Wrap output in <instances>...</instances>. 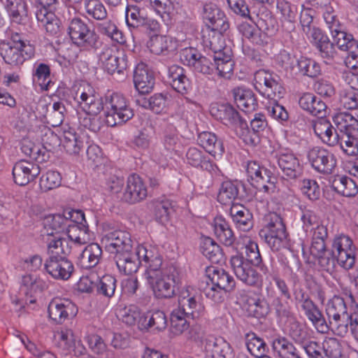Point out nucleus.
I'll use <instances>...</instances> for the list:
<instances>
[{"instance_id":"23","label":"nucleus","mask_w":358,"mask_h":358,"mask_svg":"<svg viewBox=\"0 0 358 358\" xmlns=\"http://www.w3.org/2000/svg\"><path fill=\"white\" fill-rule=\"evenodd\" d=\"M77 313L76 306L68 299H54L48 306L50 317L58 323H62L66 319L75 317Z\"/></svg>"},{"instance_id":"15","label":"nucleus","mask_w":358,"mask_h":358,"mask_svg":"<svg viewBox=\"0 0 358 358\" xmlns=\"http://www.w3.org/2000/svg\"><path fill=\"white\" fill-rule=\"evenodd\" d=\"M68 34L72 42L81 48L93 47L97 41V35L81 19L73 18L68 27Z\"/></svg>"},{"instance_id":"4","label":"nucleus","mask_w":358,"mask_h":358,"mask_svg":"<svg viewBox=\"0 0 358 358\" xmlns=\"http://www.w3.org/2000/svg\"><path fill=\"white\" fill-rule=\"evenodd\" d=\"M74 100L78 108L84 113L78 117L80 125L93 131H98L101 122L97 115L103 110V103L94 89L89 85L80 87Z\"/></svg>"},{"instance_id":"5","label":"nucleus","mask_w":358,"mask_h":358,"mask_svg":"<svg viewBox=\"0 0 358 358\" xmlns=\"http://www.w3.org/2000/svg\"><path fill=\"white\" fill-rule=\"evenodd\" d=\"M358 310L356 303L347 307L343 298L334 296L326 304V314L329 320V329L336 335L345 336L348 332L349 319Z\"/></svg>"},{"instance_id":"53","label":"nucleus","mask_w":358,"mask_h":358,"mask_svg":"<svg viewBox=\"0 0 358 358\" xmlns=\"http://www.w3.org/2000/svg\"><path fill=\"white\" fill-rule=\"evenodd\" d=\"M332 187L338 193L345 196H353L358 192L356 182L347 176H336L332 182Z\"/></svg>"},{"instance_id":"32","label":"nucleus","mask_w":358,"mask_h":358,"mask_svg":"<svg viewBox=\"0 0 358 358\" xmlns=\"http://www.w3.org/2000/svg\"><path fill=\"white\" fill-rule=\"evenodd\" d=\"M301 307L305 315L319 332L326 333L328 331L329 326L321 311L311 300L309 299H304L301 303Z\"/></svg>"},{"instance_id":"27","label":"nucleus","mask_w":358,"mask_h":358,"mask_svg":"<svg viewBox=\"0 0 358 358\" xmlns=\"http://www.w3.org/2000/svg\"><path fill=\"white\" fill-rule=\"evenodd\" d=\"M147 194L146 187L141 178L132 174L128 177L126 187L120 198L127 202L134 203L145 199Z\"/></svg>"},{"instance_id":"19","label":"nucleus","mask_w":358,"mask_h":358,"mask_svg":"<svg viewBox=\"0 0 358 358\" xmlns=\"http://www.w3.org/2000/svg\"><path fill=\"white\" fill-rule=\"evenodd\" d=\"M238 303L250 316L262 317L265 316L268 308L266 303L261 300L259 296L252 290H241L237 296Z\"/></svg>"},{"instance_id":"9","label":"nucleus","mask_w":358,"mask_h":358,"mask_svg":"<svg viewBox=\"0 0 358 358\" xmlns=\"http://www.w3.org/2000/svg\"><path fill=\"white\" fill-rule=\"evenodd\" d=\"M330 255L343 268H352L355 262V247L352 239L344 234L336 236L333 240Z\"/></svg>"},{"instance_id":"49","label":"nucleus","mask_w":358,"mask_h":358,"mask_svg":"<svg viewBox=\"0 0 358 358\" xmlns=\"http://www.w3.org/2000/svg\"><path fill=\"white\" fill-rule=\"evenodd\" d=\"M299 103L301 108L313 115H322L325 112V103L311 93L303 94L300 97Z\"/></svg>"},{"instance_id":"59","label":"nucleus","mask_w":358,"mask_h":358,"mask_svg":"<svg viewBox=\"0 0 358 358\" xmlns=\"http://www.w3.org/2000/svg\"><path fill=\"white\" fill-rule=\"evenodd\" d=\"M238 193L236 184L231 181H224L220 189L217 200L224 205H230L237 197Z\"/></svg>"},{"instance_id":"41","label":"nucleus","mask_w":358,"mask_h":358,"mask_svg":"<svg viewBox=\"0 0 358 358\" xmlns=\"http://www.w3.org/2000/svg\"><path fill=\"white\" fill-rule=\"evenodd\" d=\"M10 20L16 24L24 23L28 15L27 6L24 0H1Z\"/></svg>"},{"instance_id":"42","label":"nucleus","mask_w":358,"mask_h":358,"mask_svg":"<svg viewBox=\"0 0 358 358\" xmlns=\"http://www.w3.org/2000/svg\"><path fill=\"white\" fill-rule=\"evenodd\" d=\"M230 213L236 227L243 232L249 231L253 226L252 215L249 210L242 206H233Z\"/></svg>"},{"instance_id":"48","label":"nucleus","mask_w":358,"mask_h":358,"mask_svg":"<svg viewBox=\"0 0 358 358\" xmlns=\"http://www.w3.org/2000/svg\"><path fill=\"white\" fill-rule=\"evenodd\" d=\"M238 30L243 36L256 45H263L267 42V34L262 32L258 27L248 22H242L238 26Z\"/></svg>"},{"instance_id":"3","label":"nucleus","mask_w":358,"mask_h":358,"mask_svg":"<svg viewBox=\"0 0 358 358\" xmlns=\"http://www.w3.org/2000/svg\"><path fill=\"white\" fill-rule=\"evenodd\" d=\"M45 227L56 231H67V236L78 243H88L92 234L86 226L85 214L80 210H66L63 214L50 215L44 220Z\"/></svg>"},{"instance_id":"37","label":"nucleus","mask_w":358,"mask_h":358,"mask_svg":"<svg viewBox=\"0 0 358 358\" xmlns=\"http://www.w3.org/2000/svg\"><path fill=\"white\" fill-rule=\"evenodd\" d=\"M333 121L342 135L358 136V119L346 112H340L333 116Z\"/></svg>"},{"instance_id":"57","label":"nucleus","mask_w":358,"mask_h":358,"mask_svg":"<svg viewBox=\"0 0 358 358\" xmlns=\"http://www.w3.org/2000/svg\"><path fill=\"white\" fill-rule=\"evenodd\" d=\"M125 20L129 28H136L145 23L146 17L137 6L129 5L125 10Z\"/></svg>"},{"instance_id":"10","label":"nucleus","mask_w":358,"mask_h":358,"mask_svg":"<svg viewBox=\"0 0 358 358\" xmlns=\"http://www.w3.org/2000/svg\"><path fill=\"white\" fill-rule=\"evenodd\" d=\"M178 307L184 309L193 320H200L205 317L206 310L201 301L197 290L192 286L183 287L178 296Z\"/></svg>"},{"instance_id":"46","label":"nucleus","mask_w":358,"mask_h":358,"mask_svg":"<svg viewBox=\"0 0 358 358\" xmlns=\"http://www.w3.org/2000/svg\"><path fill=\"white\" fill-rule=\"evenodd\" d=\"M238 244L245 249L246 259L253 264H258L260 263V253L254 237L248 234H241L238 240Z\"/></svg>"},{"instance_id":"45","label":"nucleus","mask_w":358,"mask_h":358,"mask_svg":"<svg viewBox=\"0 0 358 358\" xmlns=\"http://www.w3.org/2000/svg\"><path fill=\"white\" fill-rule=\"evenodd\" d=\"M144 312L135 305L120 306L117 309L116 315L120 320L128 326H136L139 329V322L141 320Z\"/></svg>"},{"instance_id":"14","label":"nucleus","mask_w":358,"mask_h":358,"mask_svg":"<svg viewBox=\"0 0 358 358\" xmlns=\"http://www.w3.org/2000/svg\"><path fill=\"white\" fill-rule=\"evenodd\" d=\"M265 241L273 250H279L287 247L285 227L280 217L277 215L271 217V220L261 232Z\"/></svg>"},{"instance_id":"6","label":"nucleus","mask_w":358,"mask_h":358,"mask_svg":"<svg viewBox=\"0 0 358 358\" xmlns=\"http://www.w3.org/2000/svg\"><path fill=\"white\" fill-rule=\"evenodd\" d=\"M34 55V46L17 34H13L9 41H0V55L8 64L20 65Z\"/></svg>"},{"instance_id":"50","label":"nucleus","mask_w":358,"mask_h":358,"mask_svg":"<svg viewBox=\"0 0 358 358\" xmlns=\"http://www.w3.org/2000/svg\"><path fill=\"white\" fill-rule=\"evenodd\" d=\"M214 234L220 242L226 245L234 241V234L225 219L222 216L215 217L213 222Z\"/></svg>"},{"instance_id":"55","label":"nucleus","mask_w":358,"mask_h":358,"mask_svg":"<svg viewBox=\"0 0 358 358\" xmlns=\"http://www.w3.org/2000/svg\"><path fill=\"white\" fill-rule=\"evenodd\" d=\"M33 80L42 90H49L52 85L49 66L43 63L36 64L33 70Z\"/></svg>"},{"instance_id":"11","label":"nucleus","mask_w":358,"mask_h":358,"mask_svg":"<svg viewBox=\"0 0 358 358\" xmlns=\"http://www.w3.org/2000/svg\"><path fill=\"white\" fill-rule=\"evenodd\" d=\"M39 4L36 17L38 22L50 34H56L59 31L60 21L55 13L57 0H36Z\"/></svg>"},{"instance_id":"30","label":"nucleus","mask_w":358,"mask_h":358,"mask_svg":"<svg viewBox=\"0 0 358 358\" xmlns=\"http://www.w3.org/2000/svg\"><path fill=\"white\" fill-rule=\"evenodd\" d=\"M315 135L321 141L330 146H334L339 142V135L331 122L326 118H317L313 122Z\"/></svg>"},{"instance_id":"16","label":"nucleus","mask_w":358,"mask_h":358,"mask_svg":"<svg viewBox=\"0 0 358 358\" xmlns=\"http://www.w3.org/2000/svg\"><path fill=\"white\" fill-rule=\"evenodd\" d=\"M307 158L312 168L323 174L334 172L337 160L336 156L328 150L322 147H313L308 151Z\"/></svg>"},{"instance_id":"18","label":"nucleus","mask_w":358,"mask_h":358,"mask_svg":"<svg viewBox=\"0 0 358 358\" xmlns=\"http://www.w3.org/2000/svg\"><path fill=\"white\" fill-rule=\"evenodd\" d=\"M203 17L207 25L212 29L214 34L213 38L220 36L217 41L224 40L222 34L225 33L229 28L224 13L217 6V5L209 3L203 7Z\"/></svg>"},{"instance_id":"17","label":"nucleus","mask_w":358,"mask_h":358,"mask_svg":"<svg viewBox=\"0 0 358 358\" xmlns=\"http://www.w3.org/2000/svg\"><path fill=\"white\" fill-rule=\"evenodd\" d=\"M99 63L109 73H120L127 67L126 56L123 50L115 45H105L99 53Z\"/></svg>"},{"instance_id":"51","label":"nucleus","mask_w":358,"mask_h":358,"mask_svg":"<svg viewBox=\"0 0 358 358\" xmlns=\"http://www.w3.org/2000/svg\"><path fill=\"white\" fill-rule=\"evenodd\" d=\"M102 250L97 243L88 245L80 255V262L83 267L90 268L96 266L101 260Z\"/></svg>"},{"instance_id":"52","label":"nucleus","mask_w":358,"mask_h":358,"mask_svg":"<svg viewBox=\"0 0 358 358\" xmlns=\"http://www.w3.org/2000/svg\"><path fill=\"white\" fill-rule=\"evenodd\" d=\"M187 162L191 166L200 168L208 171H213L216 168L210 161L203 155V152L196 148H190L186 154Z\"/></svg>"},{"instance_id":"40","label":"nucleus","mask_w":358,"mask_h":358,"mask_svg":"<svg viewBox=\"0 0 358 358\" xmlns=\"http://www.w3.org/2000/svg\"><path fill=\"white\" fill-rule=\"evenodd\" d=\"M310 41L316 46L325 57L333 54V44L329 42L328 36L315 27L305 32Z\"/></svg>"},{"instance_id":"21","label":"nucleus","mask_w":358,"mask_h":358,"mask_svg":"<svg viewBox=\"0 0 358 358\" xmlns=\"http://www.w3.org/2000/svg\"><path fill=\"white\" fill-rule=\"evenodd\" d=\"M201 348L208 358H234L231 345L224 338L208 336L201 340Z\"/></svg>"},{"instance_id":"61","label":"nucleus","mask_w":358,"mask_h":358,"mask_svg":"<svg viewBox=\"0 0 358 358\" xmlns=\"http://www.w3.org/2000/svg\"><path fill=\"white\" fill-rule=\"evenodd\" d=\"M148 107L156 113H165L171 103V96L168 94H155L148 101Z\"/></svg>"},{"instance_id":"63","label":"nucleus","mask_w":358,"mask_h":358,"mask_svg":"<svg viewBox=\"0 0 358 358\" xmlns=\"http://www.w3.org/2000/svg\"><path fill=\"white\" fill-rule=\"evenodd\" d=\"M21 285L27 293L32 294L45 289L46 283L36 274H26L22 278Z\"/></svg>"},{"instance_id":"7","label":"nucleus","mask_w":358,"mask_h":358,"mask_svg":"<svg viewBox=\"0 0 358 358\" xmlns=\"http://www.w3.org/2000/svg\"><path fill=\"white\" fill-rule=\"evenodd\" d=\"M103 110L106 123L110 127L125 122L134 116L133 110L127 99L118 93H113L106 97Z\"/></svg>"},{"instance_id":"43","label":"nucleus","mask_w":358,"mask_h":358,"mask_svg":"<svg viewBox=\"0 0 358 358\" xmlns=\"http://www.w3.org/2000/svg\"><path fill=\"white\" fill-rule=\"evenodd\" d=\"M60 141L66 151L78 154L83 147V142L73 128L64 127L60 136Z\"/></svg>"},{"instance_id":"58","label":"nucleus","mask_w":358,"mask_h":358,"mask_svg":"<svg viewBox=\"0 0 358 358\" xmlns=\"http://www.w3.org/2000/svg\"><path fill=\"white\" fill-rule=\"evenodd\" d=\"M333 43L343 51H348L354 48L357 41L352 38V36L342 30L341 27L334 29L331 32Z\"/></svg>"},{"instance_id":"29","label":"nucleus","mask_w":358,"mask_h":358,"mask_svg":"<svg viewBox=\"0 0 358 358\" xmlns=\"http://www.w3.org/2000/svg\"><path fill=\"white\" fill-rule=\"evenodd\" d=\"M167 327V318L161 310H148L144 312L139 322V330L162 331Z\"/></svg>"},{"instance_id":"60","label":"nucleus","mask_w":358,"mask_h":358,"mask_svg":"<svg viewBox=\"0 0 358 358\" xmlns=\"http://www.w3.org/2000/svg\"><path fill=\"white\" fill-rule=\"evenodd\" d=\"M84 8L87 15L96 20H102L107 17V10L100 0H85Z\"/></svg>"},{"instance_id":"34","label":"nucleus","mask_w":358,"mask_h":358,"mask_svg":"<svg viewBox=\"0 0 358 358\" xmlns=\"http://www.w3.org/2000/svg\"><path fill=\"white\" fill-rule=\"evenodd\" d=\"M210 113L217 119L222 121L224 124L231 127L234 129L243 121L238 112L229 105L222 104L217 107L213 106Z\"/></svg>"},{"instance_id":"64","label":"nucleus","mask_w":358,"mask_h":358,"mask_svg":"<svg viewBox=\"0 0 358 358\" xmlns=\"http://www.w3.org/2000/svg\"><path fill=\"white\" fill-rule=\"evenodd\" d=\"M296 62L299 71L302 75L316 77L320 73V66L315 60L301 57Z\"/></svg>"},{"instance_id":"13","label":"nucleus","mask_w":358,"mask_h":358,"mask_svg":"<svg viewBox=\"0 0 358 358\" xmlns=\"http://www.w3.org/2000/svg\"><path fill=\"white\" fill-rule=\"evenodd\" d=\"M345 342L334 338H327L322 343V350L315 342H310L303 347V351L309 358H346L343 353Z\"/></svg>"},{"instance_id":"56","label":"nucleus","mask_w":358,"mask_h":358,"mask_svg":"<svg viewBox=\"0 0 358 358\" xmlns=\"http://www.w3.org/2000/svg\"><path fill=\"white\" fill-rule=\"evenodd\" d=\"M200 248L202 254L213 263H218L223 258L220 246L209 237L202 240Z\"/></svg>"},{"instance_id":"38","label":"nucleus","mask_w":358,"mask_h":358,"mask_svg":"<svg viewBox=\"0 0 358 358\" xmlns=\"http://www.w3.org/2000/svg\"><path fill=\"white\" fill-rule=\"evenodd\" d=\"M198 142L206 152L215 158H220L224 152L222 143L219 141L215 134L203 131L198 136Z\"/></svg>"},{"instance_id":"33","label":"nucleus","mask_w":358,"mask_h":358,"mask_svg":"<svg viewBox=\"0 0 358 358\" xmlns=\"http://www.w3.org/2000/svg\"><path fill=\"white\" fill-rule=\"evenodd\" d=\"M169 83L180 94L186 93L190 88V82L185 69L178 65H172L168 69Z\"/></svg>"},{"instance_id":"28","label":"nucleus","mask_w":358,"mask_h":358,"mask_svg":"<svg viewBox=\"0 0 358 358\" xmlns=\"http://www.w3.org/2000/svg\"><path fill=\"white\" fill-rule=\"evenodd\" d=\"M40 173L38 166L25 160L16 162L13 168V176L16 184L23 186L34 180Z\"/></svg>"},{"instance_id":"2","label":"nucleus","mask_w":358,"mask_h":358,"mask_svg":"<svg viewBox=\"0 0 358 358\" xmlns=\"http://www.w3.org/2000/svg\"><path fill=\"white\" fill-rule=\"evenodd\" d=\"M146 254L145 250H141ZM145 255V270L143 279L154 296L159 299H170L175 295L178 282V272L173 266H162V258L157 248Z\"/></svg>"},{"instance_id":"47","label":"nucleus","mask_w":358,"mask_h":358,"mask_svg":"<svg viewBox=\"0 0 358 358\" xmlns=\"http://www.w3.org/2000/svg\"><path fill=\"white\" fill-rule=\"evenodd\" d=\"M208 276L212 284L227 292L231 290L234 287L235 282L233 277L222 268H210Z\"/></svg>"},{"instance_id":"20","label":"nucleus","mask_w":358,"mask_h":358,"mask_svg":"<svg viewBox=\"0 0 358 358\" xmlns=\"http://www.w3.org/2000/svg\"><path fill=\"white\" fill-rule=\"evenodd\" d=\"M230 264L234 274L243 282L248 285H256L260 282V275L253 267L256 264L245 259L239 255L231 257Z\"/></svg>"},{"instance_id":"8","label":"nucleus","mask_w":358,"mask_h":358,"mask_svg":"<svg viewBox=\"0 0 358 358\" xmlns=\"http://www.w3.org/2000/svg\"><path fill=\"white\" fill-rule=\"evenodd\" d=\"M219 38L220 36H214L210 41V48L215 52L213 73L224 78H230L234 64L231 59V52L225 46L224 40L217 41Z\"/></svg>"},{"instance_id":"36","label":"nucleus","mask_w":358,"mask_h":358,"mask_svg":"<svg viewBox=\"0 0 358 358\" xmlns=\"http://www.w3.org/2000/svg\"><path fill=\"white\" fill-rule=\"evenodd\" d=\"M235 102L241 110L251 112L257 107V102L253 92L245 87H236L233 90Z\"/></svg>"},{"instance_id":"1","label":"nucleus","mask_w":358,"mask_h":358,"mask_svg":"<svg viewBox=\"0 0 358 358\" xmlns=\"http://www.w3.org/2000/svg\"><path fill=\"white\" fill-rule=\"evenodd\" d=\"M101 243L106 250L115 255L117 266L120 272L126 275L136 273L140 264L145 260V255L149 256L148 252L157 249L148 243H138L134 247L131 234L126 231L115 230L106 233L101 239Z\"/></svg>"},{"instance_id":"39","label":"nucleus","mask_w":358,"mask_h":358,"mask_svg":"<svg viewBox=\"0 0 358 358\" xmlns=\"http://www.w3.org/2000/svg\"><path fill=\"white\" fill-rule=\"evenodd\" d=\"M173 38L164 35L153 34L147 43V47L155 55H165L176 48Z\"/></svg>"},{"instance_id":"31","label":"nucleus","mask_w":358,"mask_h":358,"mask_svg":"<svg viewBox=\"0 0 358 358\" xmlns=\"http://www.w3.org/2000/svg\"><path fill=\"white\" fill-rule=\"evenodd\" d=\"M134 83L136 90L141 94H148L152 91L155 78L152 72L146 64L141 63L136 66Z\"/></svg>"},{"instance_id":"62","label":"nucleus","mask_w":358,"mask_h":358,"mask_svg":"<svg viewBox=\"0 0 358 358\" xmlns=\"http://www.w3.org/2000/svg\"><path fill=\"white\" fill-rule=\"evenodd\" d=\"M285 93V88L274 76L261 92L263 96L269 100V102L279 101L284 96Z\"/></svg>"},{"instance_id":"25","label":"nucleus","mask_w":358,"mask_h":358,"mask_svg":"<svg viewBox=\"0 0 358 358\" xmlns=\"http://www.w3.org/2000/svg\"><path fill=\"white\" fill-rule=\"evenodd\" d=\"M45 268L53 278L66 280L71 277L74 267L66 258L52 255L45 263Z\"/></svg>"},{"instance_id":"22","label":"nucleus","mask_w":358,"mask_h":358,"mask_svg":"<svg viewBox=\"0 0 358 358\" xmlns=\"http://www.w3.org/2000/svg\"><path fill=\"white\" fill-rule=\"evenodd\" d=\"M37 110L52 127L59 126L64 121L66 108L59 101L51 104L49 98L41 99L37 106Z\"/></svg>"},{"instance_id":"44","label":"nucleus","mask_w":358,"mask_h":358,"mask_svg":"<svg viewBox=\"0 0 358 358\" xmlns=\"http://www.w3.org/2000/svg\"><path fill=\"white\" fill-rule=\"evenodd\" d=\"M272 347L281 358H302L300 352L285 337H275L272 341Z\"/></svg>"},{"instance_id":"35","label":"nucleus","mask_w":358,"mask_h":358,"mask_svg":"<svg viewBox=\"0 0 358 358\" xmlns=\"http://www.w3.org/2000/svg\"><path fill=\"white\" fill-rule=\"evenodd\" d=\"M310 252L318 259V263L323 270L331 271L334 269V259L329 257L330 253L326 250L323 239H313Z\"/></svg>"},{"instance_id":"24","label":"nucleus","mask_w":358,"mask_h":358,"mask_svg":"<svg viewBox=\"0 0 358 358\" xmlns=\"http://www.w3.org/2000/svg\"><path fill=\"white\" fill-rule=\"evenodd\" d=\"M49 233L52 238L48 242V249L52 254L68 255L76 249V247L85 245L86 243H76L74 240L67 236V231L63 232L56 231L51 229Z\"/></svg>"},{"instance_id":"12","label":"nucleus","mask_w":358,"mask_h":358,"mask_svg":"<svg viewBox=\"0 0 358 358\" xmlns=\"http://www.w3.org/2000/svg\"><path fill=\"white\" fill-rule=\"evenodd\" d=\"M246 174L248 180L252 185L262 183L259 190L267 194L274 193L276 190V178L271 175V172L265 167L261 166L256 161L248 162L246 165Z\"/></svg>"},{"instance_id":"54","label":"nucleus","mask_w":358,"mask_h":358,"mask_svg":"<svg viewBox=\"0 0 358 358\" xmlns=\"http://www.w3.org/2000/svg\"><path fill=\"white\" fill-rule=\"evenodd\" d=\"M173 208V203L166 198L159 199L152 203L154 215L156 220L162 224H166L169 220Z\"/></svg>"},{"instance_id":"26","label":"nucleus","mask_w":358,"mask_h":358,"mask_svg":"<svg viewBox=\"0 0 358 358\" xmlns=\"http://www.w3.org/2000/svg\"><path fill=\"white\" fill-rule=\"evenodd\" d=\"M276 159L279 168L288 179H294L301 174V166L299 161L291 151H279L276 155Z\"/></svg>"}]
</instances>
